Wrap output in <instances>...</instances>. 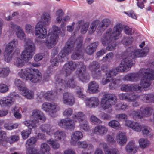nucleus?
<instances>
[{"mask_svg":"<svg viewBox=\"0 0 154 154\" xmlns=\"http://www.w3.org/2000/svg\"><path fill=\"white\" fill-rule=\"evenodd\" d=\"M83 38L78 37L75 41L74 37H71L66 42L63 49L61 51L58 55L51 60V64L53 67L57 66L59 62H63L65 59V54H69L75 49L74 51L71 56L73 60H77L80 58L82 55V43Z\"/></svg>","mask_w":154,"mask_h":154,"instance_id":"obj_1","label":"nucleus"},{"mask_svg":"<svg viewBox=\"0 0 154 154\" xmlns=\"http://www.w3.org/2000/svg\"><path fill=\"white\" fill-rule=\"evenodd\" d=\"M149 48L145 47L142 49H136L133 47L128 48L126 52L129 54L121 60L117 69L122 72H127L133 66V60L134 58L145 56L149 52Z\"/></svg>","mask_w":154,"mask_h":154,"instance_id":"obj_2","label":"nucleus"},{"mask_svg":"<svg viewBox=\"0 0 154 154\" xmlns=\"http://www.w3.org/2000/svg\"><path fill=\"white\" fill-rule=\"evenodd\" d=\"M53 31L51 33L48 34V37L45 40H39L37 43L39 45L44 43L48 48L50 49L53 47L57 44L58 40V35L63 37L65 35L64 30L61 32L58 27L54 25L52 26Z\"/></svg>","mask_w":154,"mask_h":154,"instance_id":"obj_3","label":"nucleus"},{"mask_svg":"<svg viewBox=\"0 0 154 154\" xmlns=\"http://www.w3.org/2000/svg\"><path fill=\"white\" fill-rule=\"evenodd\" d=\"M18 74L22 79L29 80L34 83L40 82L42 79V74L39 71L32 68L21 69L19 72Z\"/></svg>","mask_w":154,"mask_h":154,"instance_id":"obj_4","label":"nucleus"},{"mask_svg":"<svg viewBox=\"0 0 154 154\" xmlns=\"http://www.w3.org/2000/svg\"><path fill=\"white\" fill-rule=\"evenodd\" d=\"M63 80L61 78H57L56 79V84L58 88L60 90H64L66 87H69L75 89L77 95L79 98L85 99V96L83 93V89L76 85L73 79H70L66 82Z\"/></svg>","mask_w":154,"mask_h":154,"instance_id":"obj_5","label":"nucleus"},{"mask_svg":"<svg viewBox=\"0 0 154 154\" xmlns=\"http://www.w3.org/2000/svg\"><path fill=\"white\" fill-rule=\"evenodd\" d=\"M24 46V49L21 54V57L23 60L28 61L32 58L34 54L35 46L32 41L29 38L25 40Z\"/></svg>","mask_w":154,"mask_h":154,"instance_id":"obj_6","label":"nucleus"},{"mask_svg":"<svg viewBox=\"0 0 154 154\" xmlns=\"http://www.w3.org/2000/svg\"><path fill=\"white\" fill-rule=\"evenodd\" d=\"M117 100V97L115 94L110 93L105 94L101 99V106L104 110L110 113L112 111V105H115Z\"/></svg>","mask_w":154,"mask_h":154,"instance_id":"obj_7","label":"nucleus"},{"mask_svg":"<svg viewBox=\"0 0 154 154\" xmlns=\"http://www.w3.org/2000/svg\"><path fill=\"white\" fill-rule=\"evenodd\" d=\"M110 23V21L108 19H105L101 21L100 22L97 20L93 21L91 24L88 30L89 34H93L96 30L100 32H103L109 26Z\"/></svg>","mask_w":154,"mask_h":154,"instance_id":"obj_8","label":"nucleus"},{"mask_svg":"<svg viewBox=\"0 0 154 154\" xmlns=\"http://www.w3.org/2000/svg\"><path fill=\"white\" fill-rule=\"evenodd\" d=\"M72 118L75 122L80 123L79 126L81 129L86 132L88 131L89 126L88 122L85 119V116L82 113L79 112L75 113L73 114Z\"/></svg>","mask_w":154,"mask_h":154,"instance_id":"obj_9","label":"nucleus"},{"mask_svg":"<svg viewBox=\"0 0 154 154\" xmlns=\"http://www.w3.org/2000/svg\"><path fill=\"white\" fill-rule=\"evenodd\" d=\"M122 29V25L118 24L113 27L112 32V29L109 28L107 29L106 32L103 35H105L108 33L109 36H107L106 37L109 38V39L111 40H116L118 39L120 36Z\"/></svg>","mask_w":154,"mask_h":154,"instance_id":"obj_10","label":"nucleus"},{"mask_svg":"<svg viewBox=\"0 0 154 154\" xmlns=\"http://www.w3.org/2000/svg\"><path fill=\"white\" fill-rule=\"evenodd\" d=\"M19 139V137L17 135H13L8 137L5 131H0V144L3 145L6 143L11 144L17 141Z\"/></svg>","mask_w":154,"mask_h":154,"instance_id":"obj_11","label":"nucleus"},{"mask_svg":"<svg viewBox=\"0 0 154 154\" xmlns=\"http://www.w3.org/2000/svg\"><path fill=\"white\" fill-rule=\"evenodd\" d=\"M80 68L77 71V75L79 80L83 82H87L89 80V75L86 72V66L82 62L79 64Z\"/></svg>","mask_w":154,"mask_h":154,"instance_id":"obj_12","label":"nucleus"},{"mask_svg":"<svg viewBox=\"0 0 154 154\" xmlns=\"http://www.w3.org/2000/svg\"><path fill=\"white\" fill-rule=\"evenodd\" d=\"M100 67V64L96 61L92 62L88 66V69L91 72L92 76L94 79H97L101 76V71L99 69Z\"/></svg>","mask_w":154,"mask_h":154,"instance_id":"obj_13","label":"nucleus"},{"mask_svg":"<svg viewBox=\"0 0 154 154\" xmlns=\"http://www.w3.org/2000/svg\"><path fill=\"white\" fill-rule=\"evenodd\" d=\"M42 109L45 111L48 112L49 114L55 113L60 110V108L54 103L45 102L42 106Z\"/></svg>","mask_w":154,"mask_h":154,"instance_id":"obj_14","label":"nucleus"},{"mask_svg":"<svg viewBox=\"0 0 154 154\" xmlns=\"http://www.w3.org/2000/svg\"><path fill=\"white\" fill-rule=\"evenodd\" d=\"M107 36H109L108 34L103 35L101 38V41L102 44L106 47V50L112 51L115 49L116 45L114 40H111Z\"/></svg>","mask_w":154,"mask_h":154,"instance_id":"obj_15","label":"nucleus"},{"mask_svg":"<svg viewBox=\"0 0 154 154\" xmlns=\"http://www.w3.org/2000/svg\"><path fill=\"white\" fill-rule=\"evenodd\" d=\"M35 33L37 38L41 39L40 40H42V39L45 38L47 36V31L46 27L37 24L35 29ZM38 41V40L37 41V42Z\"/></svg>","mask_w":154,"mask_h":154,"instance_id":"obj_16","label":"nucleus"},{"mask_svg":"<svg viewBox=\"0 0 154 154\" xmlns=\"http://www.w3.org/2000/svg\"><path fill=\"white\" fill-rule=\"evenodd\" d=\"M58 125L61 128L73 130L75 128V124L73 120L67 119H63L60 120Z\"/></svg>","mask_w":154,"mask_h":154,"instance_id":"obj_17","label":"nucleus"},{"mask_svg":"<svg viewBox=\"0 0 154 154\" xmlns=\"http://www.w3.org/2000/svg\"><path fill=\"white\" fill-rule=\"evenodd\" d=\"M119 99L129 102H134L139 98L138 94L130 93H125L120 94L118 95Z\"/></svg>","mask_w":154,"mask_h":154,"instance_id":"obj_18","label":"nucleus"},{"mask_svg":"<svg viewBox=\"0 0 154 154\" xmlns=\"http://www.w3.org/2000/svg\"><path fill=\"white\" fill-rule=\"evenodd\" d=\"M9 26L12 30L16 32V35L18 38L21 40L25 39V33L20 26L15 24L13 22L10 23Z\"/></svg>","mask_w":154,"mask_h":154,"instance_id":"obj_19","label":"nucleus"},{"mask_svg":"<svg viewBox=\"0 0 154 154\" xmlns=\"http://www.w3.org/2000/svg\"><path fill=\"white\" fill-rule=\"evenodd\" d=\"M77 66V64L76 63L71 61L64 65L62 68V70L64 72H65L66 75L67 76L75 70Z\"/></svg>","mask_w":154,"mask_h":154,"instance_id":"obj_20","label":"nucleus"},{"mask_svg":"<svg viewBox=\"0 0 154 154\" xmlns=\"http://www.w3.org/2000/svg\"><path fill=\"white\" fill-rule=\"evenodd\" d=\"M14 98L12 97H6L0 100V105L2 107H10L15 102Z\"/></svg>","mask_w":154,"mask_h":154,"instance_id":"obj_21","label":"nucleus"},{"mask_svg":"<svg viewBox=\"0 0 154 154\" xmlns=\"http://www.w3.org/2000/svg\"><path fill=\"white\" fill-rule=\"evenodd\" d=\"M32 116L33 119V120L35 124L38 123L40 121L44 122L45 120L44 114L41 111L38 110H34Z\"/></svg>","mask_w":154,"mask_h":154,"instance_id":"obj_22","label":"nucleus"},{"mask_svg":"<svg viewBox=\"0 0 154 154\" xmlns=\"http://www.w3.org/2000/svg\"><path fill=\"white\" fill-rule=\"evenodd\" d=\"M142 77V79L141 80L139 84L137 85L138 89H137V93H140L144 89L145 91L147 90V88L150 86L151 83L148 80L146 77Z\"/></svg>","mask_w":154,"mask_h":154,"instance_id":"obj_23","label":"nucleus"},{"mask_svg":"<svg viewBox=\"0 0 154 154\" xmlns=\"http://www.w3.org/2000/svg\"><path fill=\"white\" fill-rule=\"evenodd\" d=\"M140 77H142L141 72H140V70L136 73H128L125 75L123 80L127 81L136 82L139 80Z\"/></svg>","mask_w":154,"mask_h":154,"instance_id":"obj_24","label":"nucleus"},{"mask_svg":"<svg viewBox=\"0 0 154 154\" xmlns=\"http://www.w3.org/2000/svg\"><path fill=\"white\" fill-rule=\"evenodd\" d=\"M137 88H138V87L137 84H128L122 85L121 86V89L122 91L124 92L137 93Z\"/></svg>","mask_w":154,"mask_h":154,"instance_id":"obj_25","label":"nucleus"},{"mask_svg":"<svg viewBox=\"0 0 154 154\" xmlns=\"http://www.w3.org/2000/svg\"><path fill=\"white\" fill-rule=\"evenodd\" d=\"M51 21V17L49 14L45 13L41 16L40 20L37 24L46 27L50 24Z\"/></svg>","mask_w":154,"mask_h":154,"instance_id":"obj_26","label":"nucleus"},{"mask_svg":"<svg viewBox=\"0 0 154 154\" xmlns=\"http://www.w3.org/2000/svg\"><path fill=\"white\" fill-rule=\"evenodd\" d=\"M141 72L142 77L145 76L148 80H154V69H142L140 70V72Z\"/></svg>","mask_w":154,"mask_h":154,"instance_id":"obj_27","label":"nucleus"},{"mask_svg":"<svg viewBox=\"0 0 154 154\" xmlns=\"http://www.w3.org/2000/svg\"><path fill=\"white\" fill-rule=\"evenodd\" d=\"M77 28L79 29L81 27L80 32L82 34H84L87 32L89 27V24L88 22H85L83 20L78 21L76 23Z\"/></svg>","mask_w":154,"mask_h":154,"instance_id":"obj_28","label":"nucleus"},{"mask_svg":"<svg viewBox=\"0 0 154 154\" xmlns=\"http://www.w3.org/2000/svg\"><path fill=\"white\" fill-rule=\"evenodd\" d=\"M63 101L65 104L73 105L75 103V100L72 94L68 92L64 93L63 95Z\"/></svg>","mask_w":154,"mask_h":154,"instance_id":"obj_29","label":"nucleus"},{"mask_svg":"<svg viewBox=\"0 0 154 154\" xmlns=\"http://www.w3.org/2000/svg\"><path fill=\"white\" fill-rule=\"evenodd\" d=\"M125 126L130 127L136 131L140 132L141 131V126L138 123L127 120L125 121Z\"/></svg>","mask_w":154,"mask_h":154,"instance_id":"obj_30","label":"nucleus"},{"mask_svg":"<svg viewBox=\"0 0 154 154\" xmlns=\"http://www.w3.org/2000/svg\"><path fill=\"white\" fill-rule=\"evenodd\" d=\"M55 84L56 85V89L57 91H48L45 93L44 94L43 96L48 101H51L53 100L54 97L55 95H56L57 93H60L62 92L63 91V90H60L59 89V88H58L56 85V82H55Z\"/></svg>","mask_w":154,"mask_h":154,"instance_id":"obj_31","label":"nucleus"},{"mask_svg":"<svg viewBox=\"0 0 154 154\" xmlns=\"http://www.w3.org/2000/svg\"><path fill=\"white\" fill-rule=\"evenodd\" d=\"M125 149L128 154H134L136 153L137 148L134 141H131L127 145Z\"/></svg>","mask_w":154,"mask_h":154,"instance_id":"obj_32","label":"nucleus"},{"mask_svg":"<svg viewBox=\"0 0 154 154\" xmlns=\"http://www.w3.org/2000/svg\"><path fill=\"white\" fill-rule=\"evenodd\" d=\"M41 131L48 135H52L54 132V129L52 128V126L48 124H42L40 127Z\"/></svg>","mask_w":154,"mask_h":154,"instance_id":"obj_33","label":"nucleus"},{"mask_svg":"<svg viewBox=\"0 0 154 154\" xmlns=\"http://www.w3.org/2000/svg\"><path fill=\"white\" fill-rule=\"evenodd\" d=\"M98 45V42H97L91 43L86 47V53L88 55H92L96 51Z\"/></svg>","mask_w":154,"mask_h":154,"instance_id":"obj_34","label":"nucleus"},{"mask_svg":"<svg viewBox=\"0 0 154 154\" xmlns=\"http://www.w3.org/2000/svg\"><path fill=\"white\" fill-rule=\"evenodd\" d=\"M99 102L98 98L95 97L88 99L86 102V105L89 107H96L99 105Z\"/></svg>","mask_w":154,"mask_h":154,"instance_id":"obj_35","label":"nucleus"},{"mask_svg":"<svg viewBox=\"0 0 154 154\" xmlns=\"http://www.w3.org/2000/svg\"><path fill=\"white\" fill-rule=\"evenodd\" d=\"M108 131L107 128L104 125H98L95 127L94 133L98 135H103L106 134Z\"/></svg>","mask_w":154,"mask_h":154,"instance_id":"obj_36","label":"nucleus"},{"mask_svg":"<svg viewBox=\"0 0 154 154\" xmlns=\"http://www.w3.org/2000/svg\"><path fill=\"white\" fill-rule=\"evenodd\" d=\"M99 85L95 81L91 82L88 84V89L90 93H95L99 92Z\"/></svg>","mask_w":154,"mask_h":154,"instance_id":"obj_37","label":"nucleus"},{"mask_svg":"<svg viewBox=\"0 0 154 154\" xmlns=\"http://www.w3.org/2000/svg\"><path fill=\"white\" fill-rule=\"evenodd\" d=\"M117 141L121 145L125 144L127 141V137L125 133L119 132L117 136Z\"/></svg>","mask_w":154,"mask_h":154,"instance_id":"obj_38","label":"nucleus"},{"mask_svg":"<svg viewBox=\"0 0 154 154\" xmlns=\"http://www.w3.org/2000/svg\"><path fill=\"white\" fill-rule=\"evenodd\" d=\"M152 110V108L148 106H143L140 108V111L143 115H143L146 116L150 115L151 114Z\"/></svg>","mask_w":154,"mask_h":154,"instance_id":"obj_39","label":"nucleus"},{"mask_svg":"<svg viewBox=\"0 0 154 154\" xmlns=\"http://www.w3.org/2000/svg\"><path fill=\"white\" fill-rule=\"evenodd\" d=\"M83 134L79 131H76L74 132L71 136V143H75L79 139H81L83 137Z\"/></svg>","mask_w":154,"mask_h":154,"instance_id":"obj_40","label":"nucleus"},{"mask_svg":"<svg viewBox=\"0 0 154 154\" xmlns=\"http://www.w3.org/2000/svg\"><path fill=\"white\" fill-rule=\"evenodd\" d=\"M142 100L146 103H154V95L152 94H144L142 95Z\"/></svg>","mask_w":154,"mask_h":154,"instance_id":"obj_41","label":"nucleus"},{"mask_svg":"<svg viewBox=\"0 0 154 154\" xmlns=\"http://www.w3.org/2000/svg\"><path fill=\"white\" fill-rule=\"evenodd\" d=\"M23 96L28 99H32L33 98L34 93L32 91H29L26 88L21 91Z\"/></svg>","mask_w":154,"mask_h":154,"instance_id":"obj_42","label":"nucleus"},{"mask_svg":"<svg viewBox=\"0 0 154 154\" xmlns=\"http://www.w3.org/2000/svg\"><path fill=\"white\" fill-rule=\"evenodd\" d=\"M130 116L134 120L138 119H141L143 117V115L140 111L137 110L136 111H131L130 112Z\"/></svg>","mask_w":154,"mask_h":154,"instance_id":"obj_43","label":"nucleus"},{"mask_svg":"<svg viewBox=\"0 0 154 154\" xmlns=\"http://www.w3.org/2000/svg\"><path fill=\"white\" fill-rule=\"evenodd\" d=\"M54 137L58 140H63L66 138L65 133L60 130H57L54 134Z\"/></svg>","mask_w":154,"mask_h":154,"instance_id":"obj_44","label":"nucleus"},{"mask_svg":"<svg viewBox=\"0 0 154 154\" xmlns=\"http://www.w3.org/2000/svg\"><path fill=\"white\" fill-rule=\"evenodd\" d=\"M17 45L18 41L16 39H14L7 45L5 48L13 51L14 48L17 47Z\"/></svg>","mask_w":154,"mask_h":154,"instance_id":"obj_45","label":"nucleus"},{"mask_svg":"<svg viewBox=\"0 0 154 154\" xmlns=\"http://www.w3.org/2000/svg\"><path fill=\"white\" fill-rule=\"evenodd\" d=\"M50 150V147L47 144L44 143L41 144L40 149L41 152L43 154H48Z\"/></svg>","mask_w":154,"mask_h":154,"instance_id":"obj_46","label":"nucleus"},{"mask_svg":"<svg viewBox=\"0 0 154 154\" xmlns=\"http://www.w3.org/2000/svg\"><path fill=\"white\" fill-rule=\"evenodd\" d=\"M47 142L54 149H57L60 147V145L55 140L50 139L47 141Z\"/></svg>","mask_w":154,"mask_h":154,"instance_id":"obj_47","label":"nucleus"},{"mask_svg":"<svg viewBox=\"0 0 154 154\" xmlns=\"http://www.w3.org/2000/svg\"><path fill=\"white\" fill-rule=\"evenodd\" d=\"M108 125L116 129H120L121 126L118 121L113 120L110 121L108 123Z\"/></svg>","mask_w":154,"mask_h":154,"instance_id":"obj_48","label":"nucleus"},{"mask_svg":"<svg viewBox=\"0 0 154 154\" xmlns=\"http://www.w3.org/2000/svg\"><path fill=\"white\" fill-rule=\"evenodd\" d=\"M12 52L5 48L4 53V60L5 61L8 62L11 60Z\"/></svg>","mask_w":154,"mask_h":154,"instance_id":"obj_49","label":"nucleus"},{"mask_svg":"<svg viewBox=\"0 0 154 154\" xmlns=\"http://www.w3.org/2000/svg\"><path fill=\"white\" fill-rule=\"evenodd\" d=\"M64 13L61 9H59L56 12V14L57 17L56 18V22L57 23H60L62 19V17Z\"/></svg>","mask_w":154,"mask_h":154,"instance_id":"obj_50","label":"nucleus"},{"mask_svg":"<svg viewBox=\"0 0 154 154\" xmlns=\"http://www.w3.org/2000/svg\"><path fill=\"white\" fill-rule=\"evenodd\" d=\"M15 84L21 92L26 88L24 83L18 79H15Z\"/></svg>","mask_w":154,"mask_h":154,"instance_id":"obj_51","label":"nucleus"},{"mask_svg":"<svg viewBox=\"0 0 154 154\" xmlns=\"http://www.w3.org/2000/svg\"><path fill=\"white\" fill-rule=\"evenodd\" d=\"M133 38L131 36H126L124 37L122 41V42L124 45H128L130 44L133 42Z\"/></svg>","mask_w":154,"mask_h":154,"instance_id":"obj_52","label":"nucleus"},{"mask_svg":"<svg viewBox=\"0 0 154 154\" xmlns=\"http://www.w3.org/2000/svg\"><path fill=\"white\" fill-rule=\"evenodd\" d=\"M9 69L8 68H2L0 69V77L4 78L7 77L9 73Z\"/></svg>","mask_w":154,"mask_h":154,"instance_id":"obj_53","label":"nucleus"},{"mask_svg":"<svg viewBox=\"0 0 154 154\" xmlns=\"http://www.w3.org/2000/svg\"><path fill=\"white\" fill-rule=\"evenodd\" d=\"M118 72H121L119 71L116 67V69H112L110 70L109 71L107 72L106 73V75L107 78H111V77L112 76H114L117 74Z\"/></svg>","mask_w":154,"mask_h":154,"instance_id":"obj_54","label":"nucleus"},{"mask_svg":"<svg viewBox=\"0 0 154 154\" xmlns=\"http://www.w3.org/2000/svg\"><path fill=\"white\" fill-rule=\"evenodd\" d=\"M120 79H113L112 82L109 84V86L110 89H114L119 84Z\"/></svg>","mask_w":154,"mask_h":154,"instance_id":"obj_55","label":"nucleus"},{"mask_svg":"<svg viewBox=\"0 0 154 154\" xmlns=\"http://www.w3.org/2000/svg\"><path fill=\"white\" fill-rule=\"evenodd\" d=\"M37 140V138L36 137H31L27 140L26 144L29 146H34L35 145Z\"/></svg>","mask_w":154,"mask_h":154,"instance_id":"obj_56","label":"nucleus"},{"mask_svg":"<svg viewBox=\"0 0 154 154\" xmlns=\"http://www.w3.org/2000/svg\"><path fill=\"white\" fill-rule=\"evenodd\" d=\"M23 123L30 130H31L33 128L35 127L36 125L33 120L32 121H26L24 122Z\"/></svg>","mask_w":154,"mask_h":154,"instance_id":"obj_57","label":"nucleus"},{"mask_svg":"<svg viewBox=\"0 0 154 154\" xmlns=\"http://www.w3.org/2000/svg\"><path fill=\"white\" fill-rule=\"evenodd\" d=\"M140 145L142 148H144L147 146L149 144V141L146 139L141 138L139 141Z\"/></svg>","mask_w":154,"mask_h":154,"instance_id":"obj_58","label":"nucleus"},{"mask_svg":"<svg viewBox=\"0 0 154 154\" xmlns=\"http://www.w3.org/2000/svg\"><path fill=\"white\" fill-rule=\"evenodd\" d=\"M18 124L17 123L14 124L13 125H9L8 124L5 123L4 125V128L6 130H11L13 129H16L18 127Z\"/></svg>","mask_w":154,"mask_h":154,"instance_id":"obj_59","label":"nucleus"},{"mask_svg":"<svg viewBox=\"0 0 154 154\" xmlns=\"http://www.w3.org/2000/svg\"><path fill=\"white\" fill-rule=\"evenodd\" d=\"M14 63L17 66L20 67L23 66L24 65V60L17 57L15 59Z\"/></svg>","mask_w":154,"mask_h":154,"instance_id":"obj_60","label":"nucleus"},{"mask_svg":"<svg viewBox=\"0 0 154 154\" xmlns=\"http://www.w3.org/2000/svg\"><path fill=\"white\" fill-rule=\"evenodd\" d=\"M143 134L144 137H151L152 134H151L149 128H144L142 130Z\"/></svg>","mask_w":154,"mask_h":154,"instance_id":"obj_61","label":"nucleus"},{"mask_svg":"<svg viewBox=\"0 0 154 154\" xmlns=\"http://www.w3.org/2000/svg\"><path fill=\"white\" fill-rule=\"evenodd\" d=\"M9 90L8 87L5 84H0V92L4 93L7 92Z\"/></svg>","mask_w":154,"mask_h":154,"instance_id":"obj_62","label":"nucleus"},{"mask_svg":"<svg viewBox=\"0 0 154 154\" xmlns=\"http://www.w3.org/2000/svg\"><path fill=\"white\" fill-rule=\"evenodd\" d=\"M26 32L28 33H33L34 29V27L29 24H26L25 25Z\"/></svg>","mask_w":154,"mask_h":154,"instance_id":"obj_63","label":"nucleus"},{"mask_svg":"<svg viewBox=\"0 0 154 154\" xmlns=\"http://www.w3.org/2000/svg\"><path fill=\"white\" fill-rule=\"evenodd\" d=\"M31 133V130L26 129L21 132V134L23 139H26L28 138Z\"/></svg>","mask_w":154,"mask_h":154,"instance_id":"obj_64","label":"nucleus"}]
</instances>
